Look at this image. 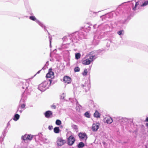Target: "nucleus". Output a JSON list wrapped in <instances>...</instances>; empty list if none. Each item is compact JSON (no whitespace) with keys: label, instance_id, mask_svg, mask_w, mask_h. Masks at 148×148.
<instances>
[{"label":"nucleus","instance_id":"nucleus-1","mask_svg":"<svg viewBox=\"0 0 148 148\" xmlns=\"http://www.w3.org/2000/svg\"><path fill=\"white\" fill-rule=\"evenodd\" d=\"M98 53L97 51H94L90 52L86 55L83 60L82 64L85 65H89L93 62L97 57Z\"/></svg>","mask_w":148,"mask_h":148},{"label":"nucleus","instance_id":"nucleus-2","mask_svg":"<svg viewBox=\"0 0 148 148\" xmlns=\"http://www.w3.org/2000/svg\"><path fill=\"white\" fill-rule=\"evenodd\" d=\"M86 35V34L84 32H75L71 34V39L73 42H77L78 40L84 38Z\"/></svg>","mask_w":148,"mask_h":148},{"label":"nucleus","instance_id":"nucleus-3","mask_svg":"<svg viewBox=\"0 0 148 148\" xmlns=\"http://www.w3.org/2000/svg\"><path fill=\"white\" fill-rule=\"evenodd\" d=\"M52 81L51 79H47L39 85L38 89L41 91H44L49 87Z\"/></svg>","mask_w":148,"mask_h":148},{"label":"nucleus","instance_id":"nucleus-4","mask_svg":"<svg viewBox=\"0 0 148 148\" xmlns=\"http://www.w3.org/2000/svg\"><path fill=\"white\" fill-rule=\"evenodd\" d=\"M29 18L31 20L36 22L41 27L43 28L45 31H47V32L49 34V33L48 32V31L46 29V27L44 25V24L42 23L39 20L37 19L34 16H29Z\"/></svg>","mask_w":148,"mask_h":148},{"label":"nucleus","instance_id":"nucleus-5","mask_svg":"<svg viewBox=\"0 0 148 148\" xmlns=\"http://www.w3.org/2000/svg\"><path fill=\"white\" fill-rule=\"evenodd\" d=\"M82 87L84 89L86 92L89 90L90 87V84L89 82L87 81L84 84L81 85Z\"/></svg>","mask_w":148,"mask_h":148},{"label":"nucleus","instance_id":"nucleus-6","mask_svg":"<svg viewBox=\"0 0 148 148\" xmlns=\"http://www.w3.org/2000/svg\"><path fill=\"white\" fill-rule=\"evenodd\" d=\"M65 140H63L62 138H58L57 139V145L58 146H61L66 143Z\"/></svg>","mask_w":148,"mask_h":148},{"label":"nucleus","instance_id":"nucleus-7","mask_svg":"<svg viewBox=\"0 0 148 148\" xmlns=\"http://www.w3.org/2000/svg\"><path fill=\"white\" fill-rule=\"evenodd\" d=\"M78 136L80 140L81 141H86L87 138V135L85 133H79Z\"/></svg>","mask_w":148,"mask_h":148},{"label":"nucleus","instance_id":"nucleus-8","mask_svg":"<svg viewBox=\"0 0 148 148\" xmlns=\"http://www.w3.org/2000/svg\"><path fill=\"white\" fill-rule=\"evenodd\" d=\"M75 141V138L73 136H70L68 138V144L69 145H72Z\"/></svg>","mask_w":148,"mask_h":148},{"label":"nucleus","instance_id":"nucleus-9","mask_svg":"<svg viewBox=\"0 0 148 148\" xmlns=\"http://www.w3.org/2000/svg\"><path fill=\"white\" fill-rule=\"evenodd\" d=\"M101 38V36L99 35L98 36L96 35L94 36V40L93 41V44L95 45H97L99 42V40Z\"/></svg>","mask_w":148,"mask_h":148},{"label":"nucleus","instance_id":"nucleus-10","mask_svg":"<svg viewBox=\"0 0 148 148\" xmlns=\"http://www.w3.org/2000/svg\"><path fill=\"white\" fill-rule=\"evenodd\" d=\"M52 69L50 68L49 69L48 73L47 74L46 77L47 78H51V79L54 77V73L52 71Z\"/></svg>","mask_w":148,"mask_h":148},{"label":"nucleus","instance_id":"nucleus-11","mask_svg":"<svg viewBox=\"0 0 148 148\" xmlns=\"http://www.w3.org/2000/svg\"><path fill=\"white\" fill-rule=\"evenodd\" d=\"M99 126V124L98 123H94L93 124L92 129L93 131L96 132L98 129Z\"/></svg>","mask_w":148,"mask_h":148},{"label":"nucleus","instance_id":"nucleus-12","mask_svg":"<svg viewBox=\"0 0 148 148\" xmlns=\"http://www.w3.org/2000/svg\"><path fill=\"white\" fill-rule=\"evenodd\" d=\"M119 121L122 124H125L128 122V119L126 118H121L119 120Z\"/></svg>","mask_w":148,"mask_h":148},{"label":"nucleus","instance_id":"nucleus-13","mask_svg":"<svg viewBox=\"0 0 148 148\" xmlns=\"http://www.w3.org/2000/svg\"><path fill=\"white\" fill-rule=\"evenodd\" d=\"M63 81L65 83L69 84L71 82V78L69 77L65 76L64 77Z\"/></svg>","mask_w":148,"mask_h":148},{"label":"nucleus","instance_id":"nucleus-14","mask_svg":"<svg viewBox=\"0 0 148 148\" xmlns=\"http://www.w3.org/2000/svg\"><path fill=\"white\" fill-rule=\"evenodd\" d=\"M52 114V112L50 111H46L45 113V116L47 118H49Z\"/></svg>","mask_w":148,"mask_h":148},{"label":"nucleus","instance_id":"nucleus-15","mask_svg":"<svg viewBox=\"0 0 148 148\" xmlns=\"http://www.w3.org/2000/svg\"><path fill=\"white\" fill-rule=\"evenodd\" d=\"M105 119L106 123L108 124L111 123L113 121L112 119L110 117L106 118Z\"/></svg>","mask_w":148,"mask_h":148},{"label":"nucleus","instance_id":"nucleus-16","mask_svg":"<svg viewBox=\"0 0 148 148\" xmlns=\"http://www.w3.org/2000/svg\"><path fill=\"white\" fill-rule=\"evenodd\" d=\"M76 105V110L77 111H80V109L82 108V106L79 104L78 102L77 101Z\"/></svg>","mask_w":148,"mask_h":148},{"label":"nucleus","instance_id":"nucleus-17","mask_svg":"<svg viewBox=\"0 0 148 148\" xmlns=\"http://www.w3.org/2000/svg\"><path fill=\"white\" fill-rule=\"evenodd\" d=\"M94 116L96 118H99L100 117V114L97 111H96L94 114Z\"/></svg>","mask_w":148,"mask_h":148},{"label":"nucleus","instance_id":"nucleus-18","mask_svg":"<svg viewBox=\"0 0 148 148\" xmlns=\"http://www.w3.org/2000/svg\"><path fill=\"white\" fill-rule=\"evenodd\" d=\"M19 117L20 116L18 114H16L14 116L13 119L15 121H17L19 119Z\"/></svg>","mask_w":148,"mask_h":148},{"label":"nucleus","instance_id":"nucleus-19","mask_svg":"<svg viewBox=\"0 0 148 148\" xmlns=\"http://www.w3.org/2000/svg\"><path fill=\"white\" fill-rule=\"evenodd\" d=\"M75 59L77 60H78L80 58L81 55L79 53H77L75 54Z\"/></svg>","mask_w":148,"mask_h":148},{"label":"nucleus","instance_id":"nucleus-20","mask_svg":"<svg viewBox=\"0 0 148 148\" xmlns=\"http://www.w3.org/2000/svg\"><path fill=\"white\" fill-rule=\"evenodd\" d=\"M84 146V144L82 142H80L77 145L78 148H82Z\"/></svg>","mask_w":148,"mask_h":148},{"label":"nucleus","instance_id":"nucleus-21","mask_svg":"<svg viewBox=\"0 0 148 148\" xmlns=\"http://www.w3.org/2000/svg\"><path fill=\"white\" fill-rule=\"evenodd\" d=\"M53 131L55 133H58L59 132L60 129L58 127H56L54 128Z\"/></svg>","mask_w":148,"mask_h":148},{"label":"nucleus","instance_id":"nucleus-22","mask_svg":"<svg viewBox=\"0 0 148 148\" xmlns=\"http://www.w3.org/2000/svg\"><path fill=\"white\" fill-rule=\"evenodd\" d=\"M28 136V135L25 134L24 136H22V139L24 140H27Z\"/></svg>","mask_w":148,"mask_h":148},{"label":"nucleus","instance_id":"nucleus-23","mask_svg":"<svg viewBox=\"0 0 148 148\" xmlns=\"http://www.w3.org/2000/svg\"><path fill=\"white\" fill-rule=\"evenodd\" d=\"M124 33V31L123 30H120L117 32V34L119 35H123Z\"/></svg>","mask_w":148,"mask_h":148},{"label":"nucleus","instance_id":"nucleus-24","mask_svg":"<svg viewBox=\"0 0 148 148\" xmlns=\"http://www.w3.org/2000/svg\"><path fill=\"white\" fill-rule=\"evenodd\" d=\"M25 86H23L22 87V88L23 89H25V90L28 87V83L27 82H25Z\"/></svg>","mask_w":148,"mask_h":148},{"label":"nucleus","instance_id":"nucleus-25","mask_svg":"<svg viewBox=\"0 0 148 148\" xmlns=\"http://www.w3.org/2000/svg\"><path fill=\"white\" fill-rule=\"evenodd\" d=\"M84 115L87 118H89L90 117V114L88 112H86L84 114Z\"/></svg>","mask_w":148,"mask_h":148},{"label":"nucleus","instance_id":"nucleus-26","mask_svg":"<svg viewBox=\"0 0 148 148\" xmlns=\"http://www.w3.org/2000/svg\"><path fill=\"white\" fill-rule=\"evenodd\" d=\"M24 93H23L22 95V98L21 99L20 101L21 103H24L25 101V97H24Z\"/></svg>","mask_w":148,"mask_h":148},{"label":"nucleus","instance_id":"nucleus-27","mask_svg":"<svg viewBox=\"0 0 148 148\" xmlns=\"http://www.w3.org/2000/svg\"><path fill=\"white\" fill-rule=\"evenodd\" d=\"M56 125H59L61 124V121L58 119L57 120L56 122Z\"/></svg>","mask_w":148,"mask_h":148},{"label":"nucleus","instance_id":"nucleus-28","mask_svg":"<svg viewBox=\"0 0 148 148\" xmlns=\"http://www.w3.org/2000/svg\"><path fill=\"white\" fill-rule=\"evenodd\" d=\"M134 2L135 3V6H134V7H133V9L134 10H136V7L138 5H139V2H135V1H134Z\"/></svg>","mask_w":148,"mask_h":148},{"label":"nucleus","instance_id":"nucleus-29","mask_svg":"<svg viewBox=\"0 0 148 148\" xmlns=\"http://www.w3.org/2000/svg\"><path fill=\"white\" fill-rule=\"evenodd\" d=\"M148 4V1H145L142 4L140 5L141 6H144L147 5Z\"/></svg>","mask_w":148,"mask_h":148},{"label":"nucleus","instance_id":"nucleus-30","mask_svg":"<svg viewBox=\"0 0 148 148\" xmlns=\"http://www.w3.org/2000/svg\"><path fill=\"white\" fill-rule=\"evenodd\" d=\"M65 97V93H63L60 95V98L61 99H64V98Z\"/></svg>","mask_w":148,"mask_h":148},{"label":"nucleus","instance_id":"nucleus-31","mask_svg":"<svg viewBox=\"0 0 148 148\" xmlns=\"http://www.w3.org/2000/svg\"><path fill=\"white\" fill-rule=\"evenodd\" d=\"M87 73H88L87 69H85L84 70V72L82 73V75L84 76L86 75H87Z\"/></svg>","mask_w":148,"mask_h":148},{"label":"nucleus","instance_id":"nucleus-32","mask_svg":"<svg viewBox=\"0 0 148 148\" xmlns=\"http://www.w3.org/2000/svg\"><path fill=\"white\" fill-rule=\"evenodd\" d=\"M72 127L76 131L78 130L77 126L75 125H72Z\"/></svg>","mask_w":148,"mask_h":148},{"label":"nucleus","instance_id":"nucleus-33","mask_svg":"<svg viewBox=\"0 0 148 148\" xmlns=\"http://www.w3.org/2000/svg\"><path fill=\"white\" fill-rule=\"evenodd\" d=\"M28 136L27 140H31L33 137V136L31 135H28Z\"/></svg>","mask_w":148,"mask_h":148},{"label":"nucleus","instance_id":"nucleus-34","mask_svg":"<svg viewBox=\"0 0 148 148\" xmlns=\"http://www.w3.org/2000/svg\"><path fill=\"white\" fill-rule=\"evenodd\" d=\"M80 71V69L78 67H76L74 69V71L75 72H79Z\"/></svg>","mask_w":148,"mask_h":148},{"label":"nucleus","instance_id":"nucleus-35","mask_svg":"<svg viewBox=\"0 0 148 148\" xmlns=\"http://www.w3.org/2000/svg\"><path fill=\"white\" fill-rule=\"evenodd\" d=\"M19 106H20V107H21V108L22 109H24L25 106V105L24 104H23L21 106L20 105Z\"/></svg>","mask_w":148,"mask_h":148},{"label":"nucleus","instance_id":"nucleus-36","mask_svg":"<svg viewBox=\"0 0 148 148\" xmlns=\"http://www.w3.org/2000/svg\"><path fill=\"white\" fill-rule=\"evenodd\" d=\"M20 109V106H19L18 107L17 110L16 112H19L20 113H21L23 111V110H19Z\"/></svg>","mask_w":148,"mask_h":148},{"label":"nucleus","instance_id":"nucleus-37","mask_svg":"<svg viewBox=\"0 0 148 148\" xmlns=\"http://www.w3.org/2000/svg\"><path fill=\"white\" fill-rule=\"evenodd\" d=\"M51 106L52 108L55 109L56 108V106L54 105H51Z\"/></svg>","mask_w":148,"mask_h":148},{"label":"nucleus","instance_id":"nucleus-38","mask_svg":"<svg viewBox=\"0 0 148 148\" xmlns=\"http://www.w3.org/2000/svg\"><path fill=\"white\" fill-rule=\"evenodd\" d=\"M48 128H49V129L50 130H51L52 129H53V127L52 126H49Z\"/></svg>","mask_w":148,"mask_h":148},{"label":"nucleus","instance_id":"nucleus-39","mask_svg":"<svg viewBox=\"0 0 148 148\" xmlns=\"http://www.w3.org/2000/svg\"><path fill=\"white\" fill-rule=\"evenodd\" d=\"M49 40L50 42V46H51V38H50V36H49Z\"/></svg>","mask_w":148,"mask_h":148},{"label":"nucleus","instance_id":"nucleus-40","mask_svg":"<svg viewBox=\"0 0 148 148\" xmlns=\"http://www.w3.org/2000/svg\"><path fill=\"white\" fill-rule=\"evenodd\" d=\"M4 138L2 137H1L0 138V140H1V141H2L3 140Z\"/></svg>","mask_w":148,"mask_h":148},{"label":"nucleus","instance_id":"nucleus-41","mask_svg":"<svg viewBox=\"0 0 148 148\" xmlns=\"http://www.w3.org/2000/svg\"><path fill=\"white\" fill-rule=\"evenodd\" d=\"M3 132L4 133H5L6 134L7 132V131H6V129L5 128L4 130V131Z\"/></svg>","mask_w":148,"mask_h":148},{"label":"nucleus","instance_id":"nucleus-42","mask_svg":"<svg viewBox=\"0 0 148 148\" xmlns=\"http://www.w3.org/2000/svg\"><path fill=\"white\" fill-rule=\"evenodd\" d=\"M145 121L148 122V117L146 118Z\"/></svg>","mask_w":148,"mask_h":148},{"label":"nucleus","instance_id":"nucleus-43","mask_svg":"<svg viewBox=\"0 0 148 148\" xmlns=\"http://www.w3.org/2000/svg\"><path fill=\"white\" fill-rule=\"evenodd\" d=\"M88 30H90V27H88Z\"/></svg>","mask_w":148,"mask_h":148},{"label":"nucleus","instance_id":"nucleus-44","mask_svg":"<svg viewBox=\"0 0 148 148\" xmlns=\"http://www.w3.org/2000/svg\"><path fill=\"white\" fill-rule=\"evenodd\" d=\"M41 70H40L39 71H38L36 73V74H38V73H39L40 72V71Z\"/></svg>","mask_w":148,"mask_h":148},{"label":"nucleus","instance_id":"nucleus-45","mask_svg":"<svg viewBox=\"0 0 148 148\" xmlns=\"http://www.w3.org/2000/svg\"><path fill=\"white\" fill-rule=\"evenodd\" d=\"M10 125V123H9V122H8V123H7V127H8V126Z\"/></svg>","mask_w":148,"mask_h":148},{"label":"nucleus","instance_id":"nucleus-46","mask_svg":"<svg viewBox=\"0 0 148 148\" xmlns=\"http://www.w3.org/2000/svg\"><path fill=\"white\" fill-rule=\"evenodd\" d=\"M105 17V16H101V17H102V19H103V18H104V17Z\"/></svg>","mask_w":148,"mask_h":148},{"label":"nucleus","instance_id":"nucleus-47","mask_svg":"<svg viewBox=\"0 0 148 148\" xmlns=\"http://www.w3.org/2000/svg\"><path fill=\"white\" fill-rule=\"evenodd\" d=\"M147 126H148V123H147Z\"/></svg>","mask_w":148,"mask_h":148},{"label":"nucleus","instance_id":"nucleus-48","mask_svg":"<svg viewBox=\"0 0 148 148\" xmlns=\"http://www.w3.org/2000/svg\"><path fill=\"white\" fill-rule=\"evenodd\" d=\"M36 74H35V75H34V76H36Z\"/></svg>","mask_w":148,"mask_h":148},{"label":"nucleus","instance_id":"nucleus-49","mask_svg":"<svg viewBox=\"0 0 148 148\" xmlns=\"http://www.w3.org/2000/svg\"><path fill=\"white\" fill-rule=\"evenodd\" d=\"M103 144H104V143H104V142H103Z\"/></svg>","mask_w":148,"mask_h":148}]
</instances>
